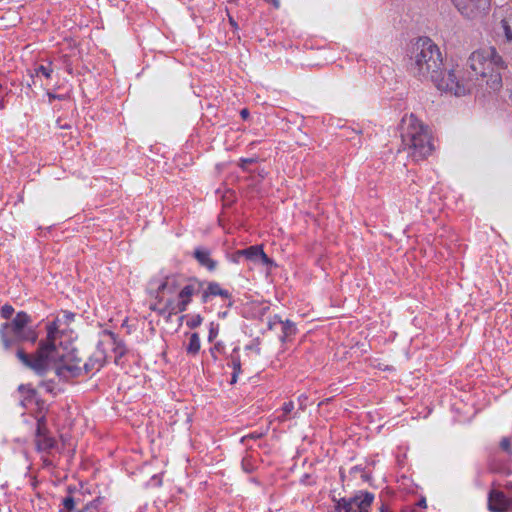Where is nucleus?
Here are the masks:
<instances>
[{
    "label": "nucleus",
    "mask_w": 512,
    "mask_h": 512,
    "mask_svg": "<svg viewBox=\"0 0 512 512\" xmlns=\"http://www.w3.org/2000/svg\"><path fill=\"white\" fill-rule=\"evenodd\" d=\"M74 314L64 312L46 325V337L39 342V347L33 355L23 350L17 351V358L26 367L38 374L53 370L60 380L69 381L82 374L98 371L104 364L106 356L103 350L97 349L84 365L77 356L75 349L69 347L74 339V331L70 323Z\"/></svg>",
    "instance_id": "obj_1"
},
{
    "label": "nucleus",
    "mask_w": 512,
    "mask_h": 512,
    "mask_svg": "<svg viewBox=\"0 0 512 512\" xmlns=\"http://www.w3.org/2000/svg\"><path fill=\"white\" fill-rule=\"evenodd\" d=\"M410 71L422 81H431L445 93L464 96L471 91V80L453 61L443 65L439 47L429 38H419L411 47Z\"/></svg>",
    "instance_id": "obj_2"
},
{
    "label": "nucleus",
    "mask_w": 512,
    "mask_h": 512,
    "mask_svg": "<svg viewBox=\"0 0 512 512\" xmlns=\"http://www.w3.org/2000/svg\"><path fill=\"white\" fill-rule=\"evenodd\" d=\"M201 288V283L195 279H186L181 275L166 276L156 289L151 309L165 318H170L185 311L192 297Z\"/></svg>",
    "instance_id": "obj_3"
},
{
    "label": "nucleus",
    "mask_w": 512,
    "mask_h": 512,
    "mask_svg": "<svg viewBox=\"0 0 512 512\" xmlns=\"http://www.w3.org/2000/svg\"><path fill=\"white\" fill-rule=\"evenodd\" d=\"M400 133L404 150L414 161H421L432 153L433 144L429 131L415 115H405L402 118Z\"/></svg>",
    "instance_id": "obj_4"
},
{
    "label": "nucleus",
    "mask_w": 512,
    "mask_h": 512,
    "mask_svg": "<svg viewBox=\"0 0 512 512\" xmlns=\"http://www.w3.org/2000/svg\"><path fill=\"white\" fill-rule=\"evenodd\" d=\"M468 63L490 90L498 91L502 87L500 70L504 68V61L494 47L487 46L472 52Z\"/></svg>",
    "instance_id": "obj_5"
},
{
    "label": "nucleus",
    "mask_w": 512,
    "mask_h": 512,
    "mask_svg": "<svg viewBox=\"0 0 512 512\" xmlns=\"http://www.w3.org/2000/svg\"><path fill=\"white\" fill-rule=\"evenodd\" d=\"M30 322L31 319L27 313L18 312L11 322L1 326L0 336L5 349H10L18 342H36L38 334L34 328L29 326Z\"/></svg>",
    "instance_id": "obj_6"
},
{
    "label": "nucleus",
    "mask_w": 512,
    "mask_h": 512,
    "mask_svg": "<svg viewBox=\"0 0 512 512\" xmlns=\"http://www.w3.org/2000/svg\"><path fill=\"white\" fill-rule=\"evenodd\" d=\"M374 495L360 492L351 498H342L337 502L334 512H370Z\"/></svg>",
    "instance_id": "obj_7"
},
{
    "label": "nucleus",
    "mask_w": 512,
    "mask_h": 512,
    "mask_svg": "<svg viewBox=\"0 0 512 512\" xmlns=\"http://www.w3.org/2000/svg\"><path fill=\"white\" fill-rule=\"evenodd\" d=\"M456 9L467 19H479L486 16L491 0H452Z\"/></svg>",
    "instance_id": "obj_8"
},
{
    "label": "nucleus",
    "mask_w": 512,
    "mask_h": 512,
    "mask_svg": "<svg viewBox=\"0 0 512 512\" xmlns=\"http://www.w3.org/2000/svg\"><path fill=\"white\" fill-rule=\"evenodd\" d=\"M244 261L248 263L250 268L257 265L272 266L273 261L265 254L260 245H253L246 249H242Z\"/></svg>",
    "instance_id": "obj_9"
},
{
    "label": "nucleus",
    "mask_w": 512,
    "mask_h": 512,
    "mask_svg": "<svg viewBox=\"0 0 512 512\" xmlns=\"http://www.w3.org/2000/svg\"><path fill=\"white\" fill-rule=\"evenodd\" d=\"M510 500L498 490H492L488 497V508L491 512H505L510 507Z\"/></svg>",
    "instance_id": "obj_10"
},
{
    "label": "nucleus",
    "mask_w": 512,
    "mask_h": 512,
    "mask_svg": "<svg viewBox=\"0 0 512 512\" xmlns=\"http://www.w3.org/2000/svg\"><path fill=\"white\" fill-rule=\"evenodd\" d=\"M220 296L224 299L230 297V293L228 290L223 289L218 283L212 282L209 283L207 288L202 292V301L208 302L211 297Z\"/></svg>",
    "instance_id": "obj_11"
},
{
    "label": "nucleus",
    "mask_w": 512,
    "mask_h": 512,
    "mask_svg": "<svg viewBox=\"0 0 512 512\" xmlns=\"http://www.w3.org/2000/svg\"><path fill=\"white\" fill-rule=\"evenodd\" d=\"M21 394V405L25 408H30L38 403L35 390L29 385H21L19 387Z\"/></svg>",
    "instance_id": "obj_12"
},
{
    "label": "nucleus",
    "mask_w": 512,
    "mask_h": 512,
    "mask_svg": "<svg viewBox=\"0 0 512 512\" xmlns=\"http://www.w3.org/2000/svg\"><path fill=\"white\" fill-rule=\"evenodd\" d=\"M194 256L197 261L202 265L208 268L209 270H213L216 267V263L210 257V251L206 248H197L194 251Z\"/></svg>",
    "instance_id": "obj_13"
},
{
    "label": "nucleus",
    "mask_w": 512,
    "mask_h": 512,
    "mask_svg": "<svg viewBox=\"0 0 512 512\" xmlns=\"http://www.w3.org/2000/svg\"><path fill=\"white\" fill-rule=\"evenodd\" d=\"M201 348L200 337L197 333H192L189 337V342L186 346V351L189 355H197Z\"/></svg>",
    "instance_id": "obj_14"
},
{
    "label": "nucleus",
    "mask_w": 512,
    "mask_h": 512,
    "mask_svg": "<svg viewBox=\"0 0 512 512\" xmlns=\"http://www.w3.org/2000/svg\"><path fill=\"white\" fill-rule=\"evenodd\" d=\"M81 512H106L105 498L101 496L95 498L93 501L88 503Z\"/></svg>",
    "instance_id": "obj_15"
},
{
    "label": "nucleus",
    "mask_w": 512,
    "mask_h": 512,
    "mask_svg": "<svg viewBox=\"0 0 512 512\" xmlns=\"http://www.w3.org/2000/svg\"><path fill=\"white\" fill-rule=\"evenodd\" d=\"M294 410V403L292 401L285 402L280 410L278 411L277 418L280 422L287 421L290 419V414Z\"/></svg>",
    "instance_id": "obj_16"
},
{
    "label": "nucleus",
    "mask_w": 512,
    "mask_h": 512,
    "mask_svg": "<svg viewBox=\"0 0 512 512\" xmlns=\"http://www.w3.org/2000/svg\"><path fill=\"white\" fill-rule=\"evenodd\" d=\"M501 26L507 41L512 42V11H509L507 16L501 20Z\"/></svg>",
    "instance_id": "obj_17"
},
{
    "label": "nucleus",
    "mask_w": 512,
    "mask_h": 512,
    "mask_svg": "<svg viewBox=\"0 0 512 512\" xmlns=\"http://www.w3.org/2000/svg\"><path fill=\"white\" fill-rule=\"evenodd\" d=\"M54 439L46 435H42L40 432L37 436V447L39 450H48L54 446Z\"/></svg>",
    "instance_id": "obj_18"
},
{
    "label": "nucleus",
    "mask_w": 512,
    "mask_h": 512,
    "mask_svg": "<svg viewBox=\"0 0 512 512\" xmlns=\"http://www.w3.org/2000/svg\"><path fill=\"white\" fill-rule=\"evenodd\" d=\"M52 73H53V69H52L51 63H48L46 65L41 64V65H38L34 69V74H32V77H34V76H36V77L43 76L46 79H49L51 77Z\"/></svg>",
    "instance_id": "obj_19"
},
{
    "label": "nucleus",
    "mask_w": 512,
    "mask_h": 512,
    "mask_svg": "<svg viewBox=\"0 0 512 512\" xmlns=\"http://www.w3.org/2000/svg\"><path fill=\"white\" fill-rule=\"evenodd\" d=\"M279 322L282 324V331H283L284 337H288V336H291L296 333L295 324L293 322H291L290 320H286V321L279 320Z\"/></svg>",
    "instance_id": "obj_20"
},
{
    "label": "nucleus",
    "mask_w": 512,
    "mask_h": 512,
    "mask_svg": "<svg viewBox=\"0 0 512 512\" xmlns=\"http://www.w3.org/2000/svg\"><path fill=\"white\" fill-rule=\"evenodd\" d=\"M74 507H75V502H74L73 497L68 496L62 500V505L59 509V512H72Z\"/></svg>",
    "instance_id": "obj_21"
},
{
    "label": "nucleus",
    "mask_w": 512,
    "mask_h": 512,
    "mask_svg": "<svg viewBox=\"0 0 512 512\" xmlns=\"http://www.w3.org/2000/svg\"><path fill=\"white\" fill-rule=\"evenodd\" d=\"M219 333V325L211 322L209 324V334H208V341L212 342L214 339L218 336Z\"/></svg>",
    "instance_id": "obj_22"
},
{
    "label": "nucleus",
    "mask_w": 512,
    "mask_h": 512,
    "mask_svg": "<svg viewBox=\"0 0 512 512\" xmlns=\"http://www.w3.org/2000/svg\"><path fill=\"white\" fill-rule=\"evenodd\" d=\"M231 359H232V365H233V370H234L232 382H235L237 374L240 373V371H241V363H240V359L238 357H235L232 355Z\"/></svg>",
    "instance_id": "obj_23"
},
{
    "label": "nucleus",
    "mask_w": 512,
    "mask_h": 512,
    "mask_svg": "<svg viewBox=\"0 0 512 512\" xmlns=\"http://www.w3.org/2000/svg\"><path fill=\"white\" fill-rule=\"evenodd\" d=\"M202 323V317L200 315H193L187 320V326L190 328H196Z\"/></svg>",
    "instance_id": "obj_24"
},
{
    "label": "nucleus",
    "mask_w": 512,
    "mask_h": 512,
    "mask_svg": "<svg viewBox=\"0 0 512 512\" xmlns=\"http://www.w3.org/2000/svg\"><path fill=\"white\" fill-rule=\"evenodd\" d=\"M230 261L235 263V264H240L242 262H244V257L242 255V250H237L235 251L231 256H230Z\"/></svg>",
    "instance_id": "obj_25"
},
{
    "label": "nucleus",
    "mask_w": 512,
    "mask_h": 512,
    "mask_svg": "<svg viewBox=\"0 0 512 512\" xmlns=\"http://www.w3.org/2000/svg\"><path fill=\"white\" fill-rule=\"evenodd\" d=\"M13 312H14V309L10 305H5L1 309L2 317L6 318V319L10 318L12 316Z\"/></svg>",
    "instance_id": "obj_26"
},
{
    "label": "nucleus",
    "mask_w": 512,
    "mask_h": 512,
    "mask_svg": "<svg viewBox=\"0 0 512 512\" xmlns=\"http://www.w3.org/2000/svg\"><path fill=\"white\" fill-rule=\"evenodd\" d=\"M222 348H223L222 343H221V342H217V343H215V345L210 349V353L212 354V356H213L214 358H216L215 353H216V352H220V350H221Z\"/></svg>",
    "instance_id": "obj_27"
},
{
    "label": "nucleus",
    "mask_w": 512,
    "mask_h": 512,
    "mask_svg": "<svg viewBox=\"0 0 512 512\" xmlns=\"http://www.w3.org/2000/svg\"><path fill=\"white\" fill-rule=\"evenodd\" d=\"M253 159H242L241 160V166L244 168L246 164L252 163Z\"/></svg>",
    "instance_id": "obj_28"
},
{
    "label": "nucleus",
    "mask_w": 512,
    "mask_h": 512,
    "mask_svg": "<svg viewBox=\"0 0 512 512\" xmlns=\"http://www.w3.org/2000/svg\"><path fill=\"white\" fill-rule=\"evenodd\" d=\"M510 443H509V440L507 439H504L502 442H501V446L504 448V449H508Z\"/></svg>",
    "instance_id": "obj_29"
},
{
    "label": "nucleus",
    "mask_w": 512,
    "mask_h": 512,
    "mask_svg": "<svg viewBox=\"0 0 512 512\" xmlns=\"http://www.w3.org/2000/svg\"><path fill=\"white\" fill-rule=\"evenodd\" d=\"M418 506L419 507H422V508H425L426 507V501L425 499H422L418 502Z\"/></svg>",
    "instance_id": "obj_30"
},
{
    "label": "nucleus",
    "mask_w": 512,
    "mask_h": 512,
    "mask_svg": "<svg viewBox=\"0 0 512 512\" xmlns=\"http://www.w3.org/2000/svg\"><path fill=\"white\" fill-rule=\"evenodd\" d=\"M241 116H242L243 118H247V116H248V111H247L246 109H243V110L241 111Z\"/></svg>",
    "instance_id": "obj_31"
},
{
    "label": "nucleus",
    "mask_w": 512,
    "mask_h": 512,
    "mask_svg": "<svg viewBox=\"0 0 512 512\" xmlns=\"http://www.w3.org/2000/svg\"><path fill=\"white\" fill-rule=\"evenodd\" d=\"M380 512H391V510L386 506H382Z\"/></svg>",
    "instance_id": "obj_32"
},
{
    "label": "nucleus",
    "mask_w": 512,
    "mask_h": 512,
    "mask_svg": "<svg viewBox=\"0 0 512 512\" xmlns=\"http://www.w3.org/2000/svg\"><path fill=\"white\" fill-rule=\"evenodd\" d=\"M48 97H49L50 100L56 98V96L54 94H52V93H48Z\"/></svg>",
    "instance_id": "obj_33"
}]
</instances>
